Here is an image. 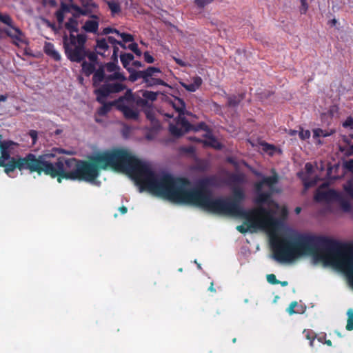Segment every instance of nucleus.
Instances as JSON below:
<instances>
[{"label":"nucleus","instance_id":"nucleus-29","mask_svg":"<svg viewBox=\"0 0 353 353\" xmlns=\"http://www.w3.org/2000/svg\"><path fill=\"white\" fill-rule=\"evenodd\" d=\"M265 185H268L270 189L272 188L274 185L278 183L279 176L277 173L274 170L273 174L270 176H265L262 179Z\"/></svg>","mask_w":353,"mask_h":353},{"label":"nucleus","instance_id":"nucleus-55","mask_svg":"<svg viewBox=\"0 0 353 353\" xmlns=\"http://www.w3.org/2000/svg\"><path fill=\"white\" fill-rule=\"evenodd\" d=\"M106 40L108 41V44H112L113 46H117V43H119V41H117L114 37L111 36L108 37Z\"/></svg>","mask_w":353,"mask_h":353},{"label":"nucleus","instance_id":"nucleus-5","mask_svg":"<svg viewBox=\"0 0 353 353\" xmlns=\"http://www.w3.org/2000/svg\"><path fill=\"white\" fill-rule=\"evenodd\" d=\"M7 145L3 143L2 148H0L1 152L0 160L2 161L3 164V165H0V167H3L7 174L13 172L15 169H19L21 171L27 170L30 173L37 172L41 174L43 173L44 168L42 164H45L46 157H55L56 156L53 152H48L38 157L29 153L25 157H12L8 162L6 163V160L10 159V154L7 150Z\"/></svg>","mask_w":353,"mask_h":353},{"label":"nucleus","instance_id":"nucleus-36","mask_svg":"<svg viewBox=\"0 0 353 353\" xmlns=\"http://www.w3.org/2000/svg\"><path fill=\"white\" fill-rule=\"evenodd\" d=\"M71 8H72V10L74 11V12L72 13V16L74 18H79L81 15L82 16H88V12L84 10V9H83V8H81L79 6L74 4V3H73V6H71Z\"/></svg>","mask_w":353,"mask_h":353},{"label":"nucleus","instance_id":"nucleus-38","mask_svg":"<svg viewBox=\"0 0 353 353\" xmlns=\"http://www.w3.org/2000/svg\"><path fill=\"white\" fill-rule=\"evenodd\" d=\"M158 92H154L152 91L143 90L142 91V97L148 101H154L157 99Z\"/></svg>","mask_w":353,"mask_h":353},{"label":"nucleus","instance_id":"nucleus-20","mask_svg":"<svg viewBox=\"0 0 353 353\" xmlns=\"http://www.w3.org/2000/svg\"><path fill=\"white\" fill-rule=\"evenodd\" d=\"M176 124L180 126L184 132L191 131L193 127V125L184 117V114H179L176 120Z\"/></svg>","mask_w":353,"mask_h":353},{"label":"nucleus","instance_id":"nucleus-4","mask_svg":"<svg viewBox=\"0 0 353 353\" xmlns=\"http://www.w3.org/2000/svg\"><path fill=\"white\" fill-rule=\"evenodd\" d=\"M245 183V176L243 173H232L228 179V184L232 187V198H216L214 202L212 213L217 214L239 216L249 221L251 225H257L270 221L271 210L260 206L249 210H244L241 203L245 198L243 190L239 186Z\"/></svg>","mask_w":353,"mask_h":353},{"label":"nucleus","instance_id":"nucleus-16","mask_svg":"<svg viewBox=\"0 0 353 353\" xmlns=\"http://www.w3.org/2000/svg\"><path fill=\"white\" fill-rule=\"evenodd\" d=\"M73 6V3H67L64 2H61L60 8L55 12V17L59 24L63 23L64 21V13L65 12H71L72 8L71 6Z\"/></svg>","mask_w":353,"mask_h":353},{"label":"nucleus","instance_id":"nucleus-31","mask_svg":"<svg viewBox=\"0 0 353 353\" xmlns=\"http://www.w3.org/2000/svg\"><path fill=\"white\" fill-rule=\"evenodd\" d=\"M95 48L103 51V52L99 51V52H97V54H99L100 55H103V52H105L109 48L106 39L103 38V39H97V45H96Z\"/></svg>","mask_w":353,"mask_h":353},{"label":"nucleus","instance_id":"nucleus-46","mask_svg":"<svg viewBox=\"0 0 353 353\" xmlns=\"http://www.w3.org/2000/svg\"><path fill=\"white\" fill-rule=\"evenodd\" d=\"M346 330L349 331L353 330V312L349 314Z\"/></svg>","mask_w":353,"mask_h":353},{"label":"nucleus","instance_id":"nucleus-35","mask_svg":"<svg viewBox=\"0 0 353 353\" xmlns=\"http://www.w3.org/2000/svg\"><path fill=\"white\" fill-rule=\"evenodd\" d=\"M303 333L306 339L310 341V346L311 347H314V342L315 339L316 338V333L310 330H304Z\"/></svg>","mask_w":353,"mask_h":353},{"label":"nucleus","instance_id":"nucleus-33","mask_svg":"<svg viewBox=\"0 0 353 353\" xmlns=\"http://www.w3.org/2000/svg\"><path fill=\"white\" fill-rule=\"evenodd\" d=\"M169 131L170 134L175 137H180L185 133L184 131L180 128L179 125H177L176 123V125L170 124Z\"/></svg>","mask_w":353,"mask_h":353},{"label":"nucleus","instance_id":"nucleus-8","mask_svg":"<svg viewBox=\"0 0 353 353\" xmlns=\"http://www.w3.org/2000/svg\"><path fill=\"white\" fill-rule=\"evenodd\" d=\"M79 45L68 46L67 39H64V51L67 58L72 62L81 63L86 57L85 43L87 36L85 34H78Z\"/></svg>","mask_w":353,"mask_h":353},{"label":"nucleus","instance_id":"nucleus-43","mask_svg":"<svg viewBox=\"0 0 353 353\" xmlns=\"http://www.w3.org/2000/svg\"><path fill=\"white\" fill-rule=\"evenodd\" d=\"M128 48L132 50L136 55L140 57L142 54L141 51L138 47V44L137 43H132L128 45Z\"/></svg>","mask_w":353,"mask_h":353},{"label":"nucleus","instance_id":"nucleus-15","mask_svg":"<svg viewBox=\"0 0 353 353\" xmlns=\"http://www.w3.org/2000/svg\"><path fill=\"white\" fill-rule=\"evenodd\" d=\"M136 93H133L131 89H127L124 95L119 97L114 101V106L118 105H132L133 100Z\"/></svg>","mask_w":353,"mask_h":353},{"label":"nucleus","instance_id":"nucleus-60","mask_svg":"<svg viewBox=\"0 0 353 353\" xmlns=\"http://www.w3.org/2000/svg\"><path fill=\"white\" fill-rule=\"evenodd\" d=\"M174 61L180 66H182V67L186 66V63L180 59L174 58Z\"/></svg>","mask_w":353,"mask_h":353},{"label":"nucleus","instance_id":"nucleus-50","mask_svg":"<svg viewBox=\"0 0 353 353\" xmlns=\"http://www.w3.org/2000/svg\"><path fill=\"white\" fill-rule=\"evenodd\" d=\"M344 190L345 192L353 199V185L350 182L348 183L347 185H345Z\"/></svg>","mask_w":353,"mask_h":353},{"label":"nucleus","instance_id":"nucleus-21","mask_svg":"<svg viewBox=\"0 0 353 353\" xmlns=\"http://www.w3.org/2000/svg\"><path fill=\"white\" fill-rule=\"evenodd\" d=\"M202 84V79L200 77L193 78V82L191 83H182V86L189 92H195Z\"/></svg>","mask_w":353,"mask_h":353},{"label":"nucleus","instance_id":"nucleus-24","mask_svg":"<svg viewBox=\"0 0 353 353\" xmlns=\"http://www.w3.org/2000/svg\"><path fill=\"white\" fill-rule=\"evenodd\" d=\"M130 72V76L128 77L129 81L132 82L136 81L139 79H143L144 80V77L147 76L149 73L146 72V69L144 70L136 71L131 68V72Z\"/></svg>","mask_w":353,"mask_h":353},{"label":"nucleus","instance_id":"nucleus-52","mask_svg":"<svg viewBox=\"0 0 353 353\" xmlns=\"http://www.w3.org/2000/svg\"><path fill=\"white\" fill-rule=\"evenodd\" d=\"M297 305V302L296 301H292L291 302V303L290 304L289 307H288L287 309V312L290 314H295L296 313L294 310V308L296 307Z\"/></svg>","mask_w":353,"mask_h":353},{"label":"nucleus","instance_id":"nucleus-59","mask_svg":"<svg viewBox=\"0 0 353 353\" xmlns=\"http://www.w3.org/2000/svg\"><path fill=\"white\" fill-rule=\"evenodd\" d=\"M263 146V150L265 151H268L270 150H274L275 147L273 145L269 144L268 143H265L262 145Z\"/></svg>","mask_w":353,"mask_h":353},{"label":"nucleus","instance_id":"nucleus-64","mask_svg":"<svg viewBox=\"0 0 353 353\" xmlns=\"http://www.w3.org/2000/svg\"><path fill=\"white\" fill-rule=\"evenodd\" d=\"M119 210L121 214H124L128 212V208L125 206L123 205L119 208Z\"/></svg>","mask_w":353,"mask_h":353},{"label":"nucleus","instance_id":"nucleus-39","mask_svg":"<svg viewBox=\"0 0 353 353\" xmlns=\"http://www.w3.org/2000/svg\"><path fill=\"white\" fill-rule=\"evenodd\" d=\"M192 130L194 132H198L199 130L209 132L210 129L205 122H200L196 125H193Z\"/></svg>","mask_w":353,"mask_h":353},{"label":"nucleus","instance_id":"nucleus-17","mask_svg":"<svg viewBox=\"0 0 353 353\" xmlns=\"http://www.w3.org/2000/svg\"><path fill=\"white\" fill-rule=\"evenodd\" d=\"M44 52L57 61H60L61 59L60 54L55 50L54 46L52 43H45Z\"/></svg>","mask_w":353,"mask_h":353},{"label":"nucleus","instance_id":"nucleus-45","mask_svg":"<svg viewBox=\"0 0 353 353\" xmlns=\"http://www.w3.org/2000/svg\"><path fill=\"white\" fill-rule=\"evenodd\" d=\"M309 8L308 0H301L300 12L305 14Z\"/></svg>","mask_w":353,"mask_h":353},{"label":"nucleus","instance_id":"nucleus-9","mask_svg":"<svg viewBox=\"0 0 353 353\" xmlns=\"http://www.w3.org/2000/svg\"><path fill=\"white\" fill-rule=\"evenodd\" d=\"M0 21L11 29L10 31H6V35L13 39L14 45L19 46V43L23 42L22 39L23 32L14 25L13 20L8 14H3L0 12Z\"/></svg>","mask_w":353,"mask_h":353},{"label":"nucleus","instance_id":"nucleus-49","mask_svg":"<svg viewBox=\"0 0 353 353\" xmlns=\"http://www.w3.org/2000/svg\"><path fill=\"white\" fill-rule=\"evenodd\" d=\"M144 60L148 63H152L154 61V57L150 55V52L146 51L143 53Z\"/></svg>","mask_w":353,"mask_h":353},{"label":"nucleus","instance_id":"nucleus-6","mask_svg":"<svg viewBox=\"0 0 353 353\" xmlns=\"http://www.w3.org/2000/svg\"><path fill=\"white\" fill-rule=\"evenodd\" d=\"M121 68L116 62L110 61L105 63H100L92 76V85L97 88L101 85V83H114L123 82L127 80L126 77L121 72Z\"/></svg>","mask_w":353,"mask_h":353},{"label":"nucleus","instance_id":"nucleus-56","mask_svg":"<svg viewBox=\"0 0 353 353\" xmlns=\"http://www.w3.org/2000/svg\"><path fill=\"white\" fill-rule=\"evenodd\" d=\"M264 183L263 182V180L256 183L254 187H255V189H256V191L258 192V194L259 192H261V190L263 188V186L264 185Z\"/></svg>","mask_w":353,"mask_h":353},{"label":"nucleus","instance_id":"nucleus-13","mask_svg":"<svg viewBox=\"0 0 353 353\" xmlns=\"http://www.w3.org/2000/svg\"><path fill=\"white\" fill-rule=\"evenodd\" d=\"M115 107L123 113L125 119L132 120H137L139 119V112L132 105H118Z\"/></svg>","mask_w":353,"mask_h":353},{"label":"nucleus","instance_id":"nucleus-12","mask_svg":"<svg viewBox=\"0 0 353 353\" xmlns=\"http://www.w3.org/2000/svg\"><path fill=\"white\" fill-rule=\"evenodd\" d=\"M314 199L317 201H339L341 194L334 190H329L326 191L318 190L315 194Z\"/></svg>","mask_w":353,"mask_h":353},{"label":"nucleus","instance_id":"nucleus-27","mask_svg":"<svg viewBox=\"0 0 353 353\" xmlns=\"http://www.w3.org/2000/svg\"><path fill=\"white\" fill-rule=\"evenodd\" d=\"M134 55L131 53H121L120 54V60L124 68L128 72H131V68L128 67L130 63L133 61Z\"/></svg>","mask_w":353,"mask_h":353},{"label":"nucleus","instance_id":"nucleus-28","mask_svg":"<svg viewBox=\"0 0 353 353\" xmlns=\"http://www.w3.org/2000/svg\"><path fill=\"white\" fill-rule=\"evenodd\" d=\"M172 105L179 114H185V103L183 99L176 97L173 101Z\"/></svg>","mask_w":353,"mask_h":353},{"label":"nucleus","instance_id":"nucleus-32","mask_svg":"<svg viewBox=\"0 0 353 353\" xmlns=\"http://www.w3.org/2000/svg\"><path fill=\"white\" fill-rule=\"evenodd\" d=\"M67 39V43L68 46H75L79 45L78 34L75 36L74 33H70L68 37L66 34L63 36V46H64V39Z\"/></svg>","mask_w":353,"mask_h":353},{"label":"nucleus","instance_id":"nucleus-53","mask_svg":"<svg viewBox=\"0 0 353 353\" xmlns=\"http://www.w3.org/2000/svg\"><path fill=\"white\" fill-rule=\"evenodd\" d=\"M110 33H116L117 34L119 35V31L118 30L115 29V28H110V27L105 28L103 30V34H110Z\"/></svg>","mask_w":353,"mask_h":353},{"label":"nucleus","instance_id":"nucleus-26","mask_svg":"<svg viewBox=\"0 0 353 353\" xmlns=\"http://www.w3.org/2000/svg\"><path fill=\"white\" fill-rule=\"evenodd\" d=\"M245 94L241 93L238 95H232L228 97V103L227 105L229 107H236L241 103V101L244 99Z\"/></svg>","mask_w":353,"mask_h":353},{"label":"nucleus","instance_id":"nucleus-51","mask_svg":"<svg viewBox=\"0 0 353 353\" xmlns=\"http://www.w3.org/2000/svg\"><path fill=\"white\" fill-rule=\"evenodd\" d=\"M343 126L345 128H350L351 129H353V118L351 117H347L343 123Z\"/></svg>","mask_w":353,"mask_h":353},{"label":"nucleus","instance_id":"nucleus-3","mask_svg":"<svg viewBox=\"0 0 353 353\" xmlns=\"http://www.w3.org/2000/svg\"><path fill=\"white\" fill-rule=\"evenodd\" d=\"M221 181L216 175L201 179L194 188L185 177H174L168 173L157 174L149 169L148 190L170 201L193 205L212 212L216 199L212 198L210 188L219 187Z\"/></svg>","mask_w":353,"mask_h":353},{"label":"nucleus","instance_id":"nucleus-63","mask_svg":"<svg viewBox=\"0 0 353 353\" xmlns=\"http://www.w3.org/2000/svg\"><path fill=\"white\" fill-rule=\"evenodd\" d=\"M325 336H326V334H323V335H322V336H318V337L316 336V339H317V340H318L320 343H324L325 340Z\"/></svg>","mask_w":353,"mask_h":353},{"label":"nucleus","instance_id":"nucleus-18","mask_svg":"<svg viewBox=\"0 0 353 353\" xmlns=\"http://www.w3.org/2000/svg\"><path fill=\"white\" fill-rule=\"evenodd\" d=\"M83 9L88 12V16L93 14L92 13L98 10V5L93 0H81Z\"/></svg>","mask_w":353,"mask_h":353},{"label":"nucleus","instance_id":"nucleus-14","mask_svg":"<svg viewBox=\"0 0 353 353\" xmlns=\"http://www.w3.org/2000/svg\"><path fill=\"white\" fill-rule=\"evenodd\" d=\"M94 20H88L85 21L82 28L87 32L96 33L99 29V17L96 14L88 15Z\"/></svg>","mask_w":353,"mask_h":353},{"label":"nucleus","instance_id":"nucleus-57","mask_svg":"<svg viewBox=\"0 0 353 353\" xmlns=\"http://www.w3.org/2000/svg\"><path fill=\"white\" fill-rule=\"evenodd\" d=\"M52 151L53 152H57L59 154H72L73 152H70V151H66L63 149H61V148H53L52 149Z\"/></svg>","mask_w":353,"mask_h":353},{"label":"nucleus","instance_id":"nucleus-42","mask_svg":"<svg viewBox=\"0 0 353 353\" xmlns=\"http://www.w3.org/2000/svg\"><path fill=\"white\" fill-rule=\"evenodd\" d=\"M340 202V205H341V208L345 211V212H348L351 210V204L350 203L345 200V199H343L342 198V196H341V199L339 201Z\"/></svg>","mask_w":353,"mask_h":353},{"label":"nucleus","instance_id":"nucleus-22","mask_svg":"<svg viewBox=\"0 0 353 353\" xmlns=\"http://www.w3.org/2000/svg\"><path fill=\"white\" fill-rule=\"evenodd\" d=\"M272 202V200L271 199V193L270 192H259L257 194V196L255 199V203L257 205H262V204H270Z\"/></svg>","mask_w":353,"mask_h":353},{"label":"nucleus","instance_id":"nucleus-1","mask_svg":"<svg viewBox=\"0 0 353 353\" xmlns=\"http://www.w3.org/2000/svg\"><path fill=\"white\" fill-rule=\"evenodd\" d=\"M52 157H46L43 172L52 178L93 182L99 176L100 170L108 167L117 171L128 173L141 190H148L150 166L132 155L125 149H113L98 154L89 161L78 160L74 157H59L51 161Z\"/></svg>","mask_w":353,"mask_h":353},{"label":"nucleus","instance_id":"nucleus-58","mask_svg":"<svg viewBox=\"0 0 353 353\" xmlns=\"http://www.w3.org/2000/svg\"><path fill=\"white\" fill-rule=\"evenodd\" d=\"M305 169L307 174H311L313 172V165L311 163H307L305 165Z\"/></svg>","mask_w":353,"mask_h":353},{"label":"nucleus","instance_id":"nucleus-23","mask_svg":"<svg viewBox=\"0 0 353 353\" xmlns=\"http://www.w3.org/2000/svg\"><path fill=\"white\" fill-rule=\"evenodd\" d=\"M207 139L203 141V145L205 146H209L216 150H221L222 148V144L212 135L205 136Z\"/></svg>","mask_w":353,"mask_h":353},{"label":"nucleus","instance_id":"nucleus-47","mask_svg":"<svg viewBox=\"0 0 353 353\" xmlns=\"http://www.w3.org/2000/svg\"><path fill=\"white\" fill-rule=\"evenodd\" d=\"M267 281H268V283L273 285L279 283V281L276 279V277L274 274H268Z\"/></svg>","mask_w":353,"mask_h":353},{"label":"nucleus","instance_id":"nucleus-54","mask_svg":"<svg viewBox=\"0 0 353 353\" xmlns=\"http://www.w3.org/2000/svg\"><path fill=\"white\" fill-rule=\"evenodd\" d=\"M213 1L214 0H195V3L199 7H204L205 5L212 3Z\"/></svg>","mask_w":353,"mask_h":353},{"label":"nucleus","instance_id":"nucleus-7","mask_svg":"<svg viewBox=\"0 0 353 353\" xmlns=\"http://www.w3.org/2000/svg\"><path fill=\"white\" fill-rule=\"evenodd\" d=\"M125 89L126 85L119 82L103 83L98 87V88L94 91V93L97 96V101L103 104L97 110L98 114L100 116L106 115L111 110L112 106L114 105V101L105 102V99L110 94L119 93Z\"/></svg>","mask_w":353,"mask_h":353},{"label":"nucleus","instance_id":"nucleus-11","mask_svg":"<svg viewBox=\"0 0 353 353\" xmlns=\"http://www.w3.org/2000/svg\"><path fill=\"white\" fill-rule=\"evenodd\" d=\"M271 220L270 221H267L266 222H265L264 223H259V225H251V223L249 221H247L246 219L245 223H244V225H238L236 227V230L242 233V234H245L246 232H248L249 229L250 228H261V229H265V228H269L270 226H272L274 225L275 223H276V219H274V217L272 215V212H271Z\"/></svg>","mask_w":353,"mask_h":353},{"label":"nucleus","instance_id":"nucleus-40","mask_svg":"<svg viewBox=\"0 0 353 353\" xmlns=\"http://www.w3.org/2000/svg\"><path fill=\"white\" fill-rule=\"evenodd\" d=\"M86 57L88 58L90 63H93L95 65L97 63L98 57L97 53L86 50Z\"/></svg>","mask_w":353,"mask_h":353},{"label":"nucleus","instance_id":"nucleus-44","mask_svg":"<svg viewBox=\"0 0 353 353\" xmlns=\"http://www.w3.org/2000/svg\"><path fill=\"white\" fill-rule=\"evenodd\" d=\"M119 36H120L123 40V42H132L134 41V37L128 33L122 32L121 33L119 32Z\"/></svg>","mask_w":353,"mask_h":353},{"label":"nucleus","instance_id":"nucleus-48","mask_svg":"<svg viewBox=\"0 0 353 353\" xmlns=\"http://www.w3.org/2000/svg\"><path fill=\"white\" fill-rule=\"evenodd\" d=\"M299 137L302 140H305L310 138V132L309 130H301L299 133Z\"/></svg>","mask_w":353,"mask_h":353},{"label":"nucleus","instance_id":"nucleus-41","mask_svg":"<svg viewBox=\"0 0 353 353\" xmlns=\"http://www.w3.org/2000/svg\"><path fill=\"white\" fill-rule=\"evenodd\" d=\"M303 183L304 185V188L305 190H307L308 188L314 186L316 184V179H308L307 178H303L302 179Z\"/></svg>","mask_w":353,"mask_h":353},{"label":"nucleus","instance_id":"nucleus-19","mask_svg":"<svg viewBox=\"0 0 353 353\" xmlns=\"http://www.w3.org/2000/svg\"><path fill=\"white\" fill-rule=\"evenodd\" d=\"M81 71L82 73L86 76L90 77L92 74H94L96 69V65L93 63L86 61L85 59L81 62Z\"/></svg>","mask_w":353,"mask_h":353},{"label":"nucleus","instance_id":"nucleus-2","mask_svg":"<svg viewBox=\"0 0 353 353\" xmlns=\"http://www.w3.org/2000/svg\"><path fill=\"white\" fill-rule=\"evenodd\" d=\"M273 256L279 262H291L303 255L319 256L337 268L353 273V244L325 236L297 234L292 239H276L271 242Z\"/></svg>","mask_w":353,"mask_h":353},{"label":"nucleus","instance_id":"nucleus-62","mask_svg":"<svg viewBox=\"0 0 353 353\" xmlns=\"http://www.w3.org/2000/svg\"><path fill=\"white\" fill-rule=\"evenodd\" d=\"M30 135L31 136V137L32 138L33 141H34L35 139L37 137V132L35 130H31L30 132Z\"/></svg>","mask_w":353,"mask_h":353},{"label":"nucleus","instance_id":"nucleus-25","mask_svg":"<svg viewBox=\"0 0 353 353\" xmlns=\"http://www.w3.org/2000/svg\"><path fill=\"white\" fill-rule=\"evenodd\" d=\"M77 18L73 16L70 17L65 23V28L70 32V33H77L79 32Z\"/></svg>","mask_w":353,"mask_h":353},{"label":"nucleus","instance_id":"nucleus-34","mask_svg":"<svg viewBox=\"0 0 353 353\" xmlns=\"http://www.w3.org/2000/svg\"><path fill=\"white\" fill-rule=\"evenodd\" d=\"M135 104L137 107L145 108L150 106V103L143 97H141L137 94H135L134 99L133 100L132 105Z\"/></svg>","mask_w":353,"mask_h":353},{"label":"nucleus","instance_id":"nucleus-30","mask_svg":"<svg viewBox=\"0 0 353 353\" xmlns=\"http://www.w3.org/2000/svg\"><path fill=\"white\" fill-rule=\"evenodd\" d=\"M106 3L111 11L112 16L114 17L115 14L121 12V8L119 2L114 0H110L106 1Z\"/></svg>","mask_w":353,"mask_h":353},{"label":"nucleus","instance_id":"nucleus-37","mask_svg":"<svg viewBox=\"0 0 353 353\" xmlns=\"http://www.w3.org/2000/svg\"><path fill=\"white\" fill-rule=\"evenodd\" d=\"M334 132L333 130L328 132L327 130H324L321 128H316L313 130V137L314 139L318 137H326L331 135Z\"/></svg>","mask_w":353,"mask_h":353},{"label":"nucleus","instance_id":"nucleus-10","mask_svg":"<svg viewBox=\"0 0 353 353\" xmlns=\"http://www.w3.org/2000/svg\"><path fill=\"white\" fill-rule=\"evenodd\" d=\"M146 72L149 74L144 77L143 83H145L146 87L153 88L157 85H163L165 87H169V85L157 77V74L161 73V70L159 68L150 66L146 69Z\"/></svg>","mask_w":353,"mask_h":353},{"label":"nucleus","instance_id":"nucleus-61","mask_svg":"<svg viewBox=\"0 0 353 353\" xmlns=\"http://www.w3.org/2000/svg\"><path fill=\"white\" fill-rule=\"evenodd\" d=\"M189 139L190 141H194V142H196V143H203V141L199 138H197L196 137H189Z\"/></svg>","mask_w":353,"mask_h":353}]
</instances>
